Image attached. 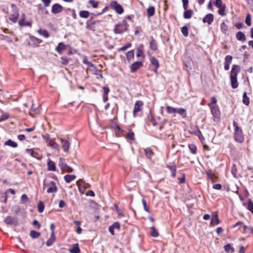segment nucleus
<instances>
[{
  "label": "nucleus",
  "mask_w": 253,
  "mask_h": 253,
  "mask_svg": "<svg viewBox=\"0 0 253 253\" xmlns=\"http://www.w3.org/2000/svg\"><path fill=\"white\" fill-rule=\"evenodd\" d=\"M234 129V139L239 143H242L244 140V137L242 130L238 126V124L236 122H233Z\"/></svg>",
  "instance_id": "nucleus-1"
},
{
  "label": "nucleus",
  "mask_w": 253,
  "mask_h": 253,
  "mask_svg": "<svg viewBox=\"0 0 253 253\" xmlns=\"http://www.w3.org/2000/svg\"><path fill=\"white\" fill-rule=\"evenodd\" d=\"M127 29V25L126 23L119 24L116 25L114 31L115 34H121Z\"/></svg>",
  "instance_id": "nucleus-2"
},
{
  "label": "nucleus",
  "mask_w": 253,
  "mask_h": 253,
  "mask_svg": "<svg viewBox=\"0 0 253 253\" xmlns=\"http://www.w3.org/2000/svg\"><path fill=\"white\" fill-rule=\"evenodd\" d=\"M143 105V103L141 101L138 100L135 102L133 111V115L134 117H136L137 112L142 111Z\"/></svg>",
  "instance_id": "nucleus-3"
},
{
  "label": "nucleus",
  "mask_w": 253,
  "mask_h": 253,
  "mask_svg": "<svg viewBox=\"0 0 253 253\" xmlns=\"http://www.w3.org/2000/svg\"><path fill=\"white\" fill-rule=\"evenodd\" d=\"M111 5L118 14H121L124 12V9L123 7L120 4H118L116 1H112Z\"/></svg>",
  "instance_id": "nucleus-4"
},
{
  "label": "nucleus",
  "mask_w": 253,
  "mask_h": 253,
  "mask_svg": "<svg viewBox=\"0 0 253 253\" xmlns=\"http://www.w3.org/2000/svg\"><path fill=\"white\" fill-rule=\"evenodd\" d=\"M4 221L6 224L8 225L12 224L16 225L18 224L17 218L10 216H6L5 218Z\"/></svg>",
  "instance_id": "nucleus-5"
},
{
  "label": "nucleus",
  "mask_w": 253,
  "mask_h": 253,
  "mask_svg": "<svg viewBox=\"0 0 253 253\" xmlns=\"http://www.w3.org/2000/svg\"><path fill=\"white\" fill-rule=\"evenodd\" d=\"M240 71V67L238 65H234L231 72L230 78H237L238 73Z\"/></svg>",
  "instance_id": "nucleus-6"
},
{
  "label": "nucleus",
  "mask_w": 253,
  "mask_h": 253,
  "mask_svg": "<svg viewBox=\"0 0 253 253\" xmlns=\"http://www.w3.org/2000/svg\"><path fill=\"white\" fill-rule=\"evenodd\" d=\"M88 67L86 69V72H90L92 74L97 75V72H99L97 70L95 67L90 62H87Z\"/></svg>",
  "instance_id": "nucleus-7"
},
{
  "label": "nucleus",
  "mask_w": 253,
  "mask_h": 253,
  "mask_svg": "<svg viewBox=\"0 0 253 253\" xmlns=\"http://www.w3.org/2000/svg\"><path fill=\"white\" fill-rule=\"evenodd\" d=\"M211 108V112L214 117L216 118L219 116L220 112L218 107L216 105L211 106V104H208Z\"/></svg>",
  "instance_id": "nucleus-8"
},
{
  "label": "nucleus",
  "mask_w": 253,
  "mask_h": 253,
  "mask_svg": "<svg viewBox=\"0 0 253 253\" xmlns=\"http://www.w3.org/2000/svg\"><path fill=\"white\" fill-rule=\"evenodd\" d=\"M63 8V7L58 3H55L52 6L51 12L54 14H57L60 13Z\"/></svg>",
  "instance_id": "nucleus-9"
},
{
  "label": "nucleus",
  "mask_w": 253,
  "mask_h": 253,
  "mask_svg": "<svg viewBox=\"0 0 253 253\" xmlns=\"http://www.w3.org/2000/svg\"><path fill=\"white\" fill-rule=\"evenodd\" d=\"M57 191V188L56 186L55 183L53 181L50 182L49 185L48 187L46 192L48 193H55Z\"/></svg>",
  "instance_id": "nucleus-10"
},
{
  "label": "nucleus",
  "mask_w": 253,
  "mask_h": 253,
  "mask_svg": "<svg viewBox=\"0 0 253 253\" xmlns=\"http://www.w3.org/2000/svg\"><path fill=\"white\" fill-rule=\"evenodd\" d=\"M61 143L63 149L65 152H68L70 146V142L65 139H61Z\"/></svg>",
  "instance_id": "nucleus-11"
},
{
  "label": "nucleus",
  "mask_w": 253,
  "mask_h": 253,
  "mask_svg": "<svg viewBox=\"0 0 253 253\" xmlns=\"http://www.w3.org/2000/svg\"><path fill=\"white\" fill-rule=\"evenodd\" d=\"M143 64L140 61H136L132 63L130 66V71L131 72H134L140 68Z\"/></svg>",
  "instance_id": "nucleus-12"
},
{
  "label": "nucleus",
  "mask_w": 253,
  "mask_h": 253,
  "mask_svg": "<svg viewBox=\"0 0 253 253\" xmlns=\"http://www.w3.org/2000/svg\"><path fill=\"white\" fill-rule=\"evenodd\" d=\"M208 178L213 182H215L217 180V176L211 170L206 172Z\"/></svg>",
  "instance_id": "nucleus-13"
},
{
  "label": "nucleus",
  "mask_w": 253,
  "mask_h": 253,
  "mask_svg": "<svg viewBox=\"0 0 253 253\" xmlns=\"http://www.w3.org/2000/svg\"><path fill=\"white\" fill-rule=\"evenodd\" d=\"M151 64L155 67L154 71L157 73V69L159 67V63L158 60L154 57H151L150 59Z\"/></svg>",
  "instance_id": "nucleus-14"
},
{
  "label": "nucleus",
  "mask_w": 253,
  "mask_h": 253,
  "mask_svg": "<svg viewBox=\"0 0 253 253\" xmlns=\"http://www.w3.org/2000/svg\"><path fill=\"white\" fill-rule=\"evenodd\" d=\"M213 21V16L212 14L210 13L206 15L203 18V22L204 23H207L209 25H211Z\"/></svg>",
  "instance_id": "nucleus-15"
},
{
  "label": "nucleus",
  "mask_w": 253,
  "mask_h": 253,
  "mask_svg": "<svg viewBox=\"0 0 253 253\" xmlns=\"http://www.w3.org/2000/svg\"><path fill=\"white\" fill-rule=\"evenodd\" d=\"M236 37L239 41L245 42L246 40L245 35L242 32H238L236 33Z\"/></svg>",
  "instance_id": "nucleus-16"
},
{
  "label": "nucleus",
  "mask_w": 253,
  "mask_h": 253,
  "mask_svg": "<svg viewBox=\"0 0 253 253\" xmlns=\"http://www.w3.org/2000/svg\"><path fill=\"white\" fill-rule=\"evenodd\" d=\"M66 49V46L62 42L59 43L58 46L56 47V50L59 53L62 52Z\"/></svg>",
  "instance_id": "nucleus-17"
},
{
  "label": "nucleus",
  "mask_w": 253,
  "mask_h": 253,
  "mask_svg": "<svg viewBox=\"0 0 253 253\" xmlns=\"http://www.w3.org/2000/svg\"><path fill=\"white\" fill-rule=\"evenodd\" d=\"M47 166H48V169L49 170L51 171H55L56 170V166L55 165L54 162L53 161L49 160L47 162Z\"/></svg>",
  "instance_id": "nucleus-18"
},
{
  "label": "nucleus",
  "mask_w": 253,
  "mask_h": 253,
  "mask_svg": "<svg viewBox=\"0 0 253 253\" xmlns=\"http://www.w3.org/2000/svg\"><path fill=\"white\" fill-rule=\"evenodd\" d=\"M150 48L153 50H156L158 48L157 43L156 41L153 38L150 42Z\"/></svg>",
  "instance_id": "nucleus-19"
},
{
  "label": "nucleus",
  "mask_w": 253,
  "mask_h": 253,
  "mask_svg": "<svg viewBox=\"0 0 253 253\" xmlns=\"http://www.w3.org/2000/svg\"><path fill=\"white\" fill-rule=\"evenodd\" d=\"M220 222L219 219L218 218L217 214L215 213L214 215L212 217L211 224V225H216L219 224Z\"/></svg>",
  "instance_id": "nucleus-20"
},
{
  "label": "nucleus",
  "mask_w": 253,
  "mask_h": 253,
  "mask_svg": "<svg viewBox=\"0 0 253 253\" xmlns=\"http://www.w3.org/2000/svg\"><path fill=\"white\" fill-rule=\"evenodd\" d=\"M55 240V235H53V233H51L50 238L47 241L46 244L47 246H50L53 243Z\"/></svg>",
  "instance_id": "nucleus-21"
},
{
  "label": "nucleus",
  "mask_w": 253,
  "mask_h": 253,
  "mask_svg": "<svg viewBox=\"0 0 253 253\" xmlns=\"http://www.w3.org/2000/svg\"><path fill=\"white\" fill-rule=\"evenodd\" d=\"M25 15L23 14L21 18L19 21V24L22 26H29L30 24L29 22H25Z\"/></svg>",
  "instance_id": "nucleus-22"
},
{
  "label": "nucleus",
  "mask_w": 253,
  "mask_h": 253,
  "mask_svg": "<svg viewBox=\"0 0 253 253\" xmlns=\"http://www.w3.org/2000/svg\"><path fill=\"white\" fill-rule=\"evenodd\" d=\"M69 252L70 253H79L80 252V250L78 246V244H74L73 247L69 250Z\"/></svg>",
  "instance_id": "nucleus-23"
},
{
  "label": "nucleus",
  "mask_w": 253,
  "mask_h": 253,
  "mask_svg": "<svg viewBox=\"0 0 253 253\" xmlns=\"http://www.w3.org/2000/svg\"><path fill=\"white\" fill-rule=\"evenodd\" d=\"M147 14L148 17H152L155 14V8L154 6H150L147 9Z\"/></svg>",
  "instance_id": "nucleus-24"
},
{
  "label": "nucleus",
  "mask_w": 253,
  "mask_h": 253,
  "mask_svg": "<svg viewBox=\"0 0 253 253\" xmlns=\"http://www.w3.org/2000/svg\"><path fill=\"white\" fill-rule=\"evenodd\" d=\"M76 176L75 175L67 174L64 176V179L67 183H70L71 181L74 180Z\"/></svg>",
  "instance_id": "nucleus-25"
},
{
  "label": "nucleus",
  "mask_w": 253,
  "mask_h": 253,
  "mask_svg": "<svg viewBox=\"0 0 253 253\" xmlns=\"http://www.w3.org/2000/svg\"><path fill=\"white\" fill-rule=\"evenodd\" d=\"M5 145L9 146L10 147L16 148L17 147V144L11 140V139H8L7 141L4 142Z\"/></svg>",
  "instance_id": "nucleus-26"
},
{
  "label": "nucleus",
  "mask_w": 253,
  "mask_h": 253,
  "mask_svg": "<svg viewBox=\"0 0 253 253\" xmlns=\"http://www.w3.org/2000/svg\"><path fill=\"white\" fill-rule=\"evenodd\" d=\"M144 151L146 157L149 159H151L152 156L154 155V153L151 149L147 148L145 149Z\"/></svg>",
  "instance_id": "nucleus-27"
},
{
  "label": "nucleus",
  "mask_w": 253,
  "mask_h": 253,
  "mask_svg": "<svg viewBox=\"0 0 253 253\" xmlns=\"http://www.w3.org/2000/svg\"><path fill=\"white\" fill-rule=\"evenodd\" d=\"M220 28L223 33L224 34H228V26L224 22H222L220 25Z\"/></svg>",
  "instance_id": "nucleus-28"
},
{
  "label": "nucleus",
  "mask_w": 253,
  "mask_h": 253,
  "mask_svg": "<svg viewBox=\"0 0 253 253\" xmlns=\"http://www.w3.org/2000/svg\"><path fill=\"white\" fill-rule=\"evenodd\" d=\"M231 86L233 88H236L238 86L237 78H230Z\"/></svg>",
  "instance_id": "nucleus-29"
},
{
  "label": "nucleus",
  "mask_w": 253,
  "mask_h": 253,
  "mask_svg": "<svg viewBox=\"0 0 253 253\" xmlns=\"http://www.w3.org/2000/svg\"><path fill=\"white\" fill-rule=\"evenodd\" d=\"M150 234L153 237H156L159 235L158 232L154 227H152L150 228Z\"/></svg>",
  "instance_id": "nucleus-30"
},
{
  "label": "nucleus",
  "mask_w": 253,
  "mask_h": 253,
  "mask_svg": "<svg viewBox=\"0 0 253 253\" xmlns=\"http://www.w3.org/2000/svg\"><path fill=\"white\" fill-rule=\"evenodd\" d=\"M126 58L128 62L133 58L134 57V51L133 50L128 51L126 54Z\"/></svg>",
  "instance_id": "nucleus-31"
},
{
  "label": "nucleus",
  "mask_w": 253,
  "mask_h": 253,
  "mask_svg": "<svg viewBox=\"0 0 253 253\" xmlns=\"http://www.w3.org/2000/svg\"><path fill=\"white\" fill-rule=\"evenodd\" d=\"M64 159L63 158H60L59 159V166L60 167L61 169L62 170H64V169L66 168L67 167V165L66 163L64 162Z\"/></svg>",
  "instance_id": "nucleus-32"
},
{
  "label": "nucleus",
  "mask_w": 253,
  "mask_h": 253,
  "mask_svg": "<svg viewBox=\"0 0 253 253\" xmlns=\"http://www.w3.org/2000/svg\"><path fill=\"white\" fill-rule=\"evenodd\" d=\"M49 144V145L50 146V147L52 149H54L56 150L57 151H59V147L58 144L56 142L53 141L52 140V141H50V142Z\"/></svg>",
  "instance_id": "nucleus-33"
},
{
  "label": "nucleus",
  "mask_w": 253,
  "mask_h": 253,
  "mask_svg": "<svg viewBox=\"0 0 253 253\" xmlns=\"http://www.w3.org/2000/svg\"><path fill=\"white\" fill-rule=\"evenodd\" d=\"M243 102L246 105H248L250 103V99L249 98L247 95L246 92H245L243 94Z\"/></svg>",
  "instance_id": "nucleus-34"
},
{
  "label": "nucleus",
  "mask_w": 253,
  "mask_h": 253,
  "mask_svg": "<svg viewBox=\"0 0 253 253\" xmlns=\"http://www.w3.org/2000/svg\"><path fill=\"white\" fill-rule=\"evenodd\" d=\"M225 251L229 253H233L234 251V249L231 246L230 244H228L224 247Z\"/></svg>",
  "instance_id": "nucleus-35"
},
{
  "label": "nucleus",
  "mask_w": 253,
  "mask_h": 253,
  "mask_svg": "<svg viewBox=\"0 0 253 253\" xmlns=\"http://www.w3.org/2000/svg\"><path fill=\"white\" fill-rule=\"evenodd\" d=\"M79 15L82 18H87L88 17L89 13L87 11L83 10L80 12Z\"/></svg>",
  "instance_id": "nucleus-36"
},
{
  "label": "nucleus",
  "mask_w": 253,
  "mask_h": 253,
  "mask_svg": "<svg viewBox=\"0 0 253 253\" xmlns=\"http://www.w3.org/2000/svg\"><path fill=\"white\" fill-rule=\"evenodd\" d=\"M184 13V17L185 19H189L191 17L193 11L191 10H186Z\"/></svg>",
  "instance_id": "nucleus-37"
},
{
  "label": "nucleus",
  "mask_w": 253,
  "mask_h": 253,
  "mask_svg": "<svg viewBox=\"0 0 253 253\" xmlns=\"http://www.w3.org/2000/svg\"><path fill=\"white\" fill-rule=\"evenodd\" d=\"M169 169L171 172V175L175 177L176 175V168L174 165L168 166Z\"/></svg>",
  "instance_id": "nucleus-38"
},
{
  "label": "nucleus",
  "mask_w": 253,
  "mask_h": 253,
  "mask_svg": "<svg viewBox=\"0 0 253 253\" xmlns=\"http://www.w3.org/2000/svg\"><path fill=\"white\" fill-rule=\"evenodd\" d=\"M41 234L40 232L32 230L30 232V236L33 238H38L40 236Z\"/></svg>",
  "instance_id": "nucleus-39"
},
{
  "label": "nucleus",
  "mask_w": 253,
  "mask_h": 253,
  "mask_svg": "<svg viewBox=\"0 0 253 253\" xmlns=\"http://www.w3.org/2000/svg\"><path fill=\"white\" fill-rule=\"evenodd\" d=\"M38 33L45 38H48L49 36V33L46 30L40 29L38 30Z\"/></svg>",
  "instance_id": "nucleus-40"
},
{
  "label": "nucleus",
  "mask_w": 253,
  "mask_h": 253,
  "mask_svg": "<svg viewBox=\"0 0 253 253\" xmlns=\"http://www.w3.org/2000/svg\"><path fill=\"white\" fill-rule=\"evenodd\" d=\"M44 204L42 203V201L39 202L38 203V211L40 213L42 212L44 210Z\"/></svg>",
  "instance_id": "nucleus-41"
},
{
  "label": "nucleus",
  "mask_w": 253,
  "mask_h": 253,
  "mask_svg": "<svg viewBox=\"0 0 253 253\" xmlns=\"http://www.w3.org/2000/svg\"><path fill=\"white\" fill-rule=\"evenodd\" d=\"M218 14L221 16H224L225 13V6L224 5H222L221 7H218Z\"/></svg>",
  "instance_id": "nucleus-42"
},
{
  "label": "nucleus",
  "mask_w": 253,
  "mask_h": 253,
  "mask_svg": "<svg viewBox=\"0 0 253 253\" xmlns=\"http://www.w3.org/2000/svg\"><path fill=\"white\" fill-rule=\"evenodd\" d=\"M247 209L253 214V203L251 200L248 201Z\"/></svg>",
  "instance_id": "nucleus-43"
},
{
  "label": "nucleus",
  "mask_w": 253,
  "mask_h": 253,
  "mask_svg": "<svg viewBox=\"0 0 253 253\" xmlns=\"http://www.w3.org/2000/svg\"><path fill=\"white\" fill-rule=\"evenodd\" d=\"M181 32L185 37H187L189 34L188 29L186 26H184L181 29Z\"/></svg>",
  "instance_id": "nucleus-44"
},
{
  "label": "nucleus",
  "mask_w": 253,
  "mask_h": 253,
  "mask_svg": "<svg viewBox=\"0 0 253 253\" xmlns=\"http://www.w3.org/2000/svg\"><path fill=\"white\" fill-rule=\"evenodd\" d=\"M178 114L180 115L183 118H185L186 116V110L183 108H179Z\"/></svg>",
  "instance_id": "nucleus-45"
},
{
  "label": "nucleus",
  "mask_w": 253,
  "mask_h": 253,
  "mask_svg": "<svg viewBox=\"0 0 253 253\" xmlns=\"http://www.w3.org/2000/svg\"><path fill=\"white\" fill-rule=\"evenodd\" d=\"M18 14H13L11 15L9 17V20L13 22V23H15L17 21V18H18Z\"/></svg>",
  "instance_id": "nucleus-46"
},
{
  "label": "nucleus",
  "mask_w": 253,
  "mask_h": 253,
  "mask_svg": "<svg viewBox=\"0 0 253 253\" xmlns=\"http://www.w3.org/2000/svg\"><path fill=\"white\" fill-rule=\"evenodd\" d=\"M245 22L248 26L251 25V17L250 14H247L246 16Z\"/></svg>",
  "instance_id": "nucleus-47"
},
{
  "label": "nucleus",
  "mask_w": 253,
  "mask_h": 253,
  "mask_svg": "<svg viewBox=\"0 0 253 253\" xmlns=\"http://www.w3.org/2000/svg\"><path fill=\"white\" fill-rule=\"evenodd\" d=\"M189 148L193 154H196L197 152V148L195 145L193 144H190L189 145Z\"/></svg>",
  "instance_id": "nucleus-48"
},
{
  "label": "nucleus",
  "mask_w": 253,
  "mask_h": 253,
  "mask_svg": "<svg viewBox=\"0 0 253 253\" xmlns=\"http://www.w3.org/2000/svg\"><path fill=\"white\" fill-rule=\"evenodd\" d=\"M126 137L127 138L132 140H134V133L130 130L127 134V135H126Z\"/></svg>",
  "instance_id": "nucleus-49"
},
{
  "label": "nucleus",
  "mask_w": 253,
  "mask_h": 253,
  "mask_svg": "<svg viewBox=\"0 0 253 253\" xmlns=\"http://www.w3.org/2000/svg\"><path fill=\"white\" fill-rule=\"evenodd\" d=\"M88 3L91 4L93 8H96L98 4V2L94 0H89Z\"/></svg>",
  "instance_id": "nucleus-50"
},
{
  "label": "nucleus",
  "mask_w": 253,
  "mask_h": 253,
  "mask_svg": "<svg viewBox=\"0 0 253 253\" xmlns=\"http://www.w3.org/2000/svg\"><path fill=\"white\" fill-rule=\"evenodd\" d=\"M166 111L168 114L174 113V108L170 106H167L166 107Z\"/></svg>",
  "instance_id": "nucleus-51"
},
{
  "label": "nucleus",
  "mask_w": 253,
  "mask_h": 253,
  "mask_svg": "<svg viewBox=\"0 0 253 253\" xmlns=\"http://www.w3.org/2000/svg\"><path fill=\"white\" fill-rule=\"evenodd\" d=\"M42 137L44 140H45L46 142H49V143L50 142V141H52L51 140H50V137L49 134L47 133L44 135H42Z\"/></svg>",
  "instance_id": "nucleus-52"
},
{
  "label": "nucleus",
  "mask_w": 253,
  "mask_h": 253,
  "mask_svg": "<svg viewBox=\"0 0 253 253\" xmlns=\"http://www.w3.org/2000/svg\"><path fill=\"white\" fill-rule=\"evenodd\" d=\"M231 172L234 177H236L237 173V168L235 165L233 164L231 169Z\"/></svg>",
  "instance_id": "nucleus-53"
},
{
  "label": "nucleus",
  "mask_w": 253,
  "mask_h": 253,
  "mask_svg": "<svg viewBox=\"0 0 253 253\" xmlns=\"http://www.w3.org/2000/svg\"><path fill=\"white\" fill-rule=\"evenodd\" d=\"M142 204H143V207H144V210L145 211H146L147 212H149V209L147 207V205H146V202L145 201V200L144 199H143L142 200Z\"/></svg>",
  "instance_id": "nucleus-54"
},
{
  "label": "nucleus",
  "mask_w": 253,
  "mask_h": 253,
  "mask_svg": "<svg viewBox=\"0 0 253 253\" xmlns=\"http://www.w3.org/2000/svg\"><path fill=\"white\" fill-rule=\"evenodd\" d=\"M232 60V57L230 55H227L225 59V62L230 64Z\"/></svg>",
  "instance_id": "nucleus-55"
},
{
  "label": "nucleus",
  "mask_w": 253,
  "mask_h": 253,
  "mask_svg": "<svg viewBox=\"0 0 253 253\" xmlns=\"http://www.w3.org/2000/svg\"><path fill=\"white\" fill-rule=\"evenodd\" d=\"M143 55V51L140 47H138L137 48V57H140Z\"/></svg>",
  "instance_id": "nucleus-56"
},
{
  "label": "nucleus",
  "mask_w": 253,
  "mask_h": 253,
  "mask_svg": "<svg viewBox=\"0 0 253 253\" xmlns=\"http://www.w3.org/2000/svg\"><path fill=\"white\" fill-rule=\"evenodd\" d=\"M214 4L217 7H221L223 5L222 0H216Z\"/></svg>",
  "instance_id": "nucleus-57"
},
{
  "label": "nucleus",
  "mask_w": 253,
  "mask_h": 253,
  "mask_svg": "<svg viewBox=\"0 0 253 253\" xmlns=\"http://www.w3.org/2000/svg\"><path fill=\"white\" fill-rule=\"evenodd\" d=\"M103 88V91H104V94L103 95H108L109 91H110V89L109 88V87H106V86H104L102 87Z\"/></svg>",
  "instance_id": "nucleus-58"
},
{
  "label": "nucleus",
  "mask_w": 253,
  "mask_h": 253,
  "mask_svg": "<svg viewBox=\"0 0 253 253\" xmlns=\"http://www.w3.org/2000/svg\"><path fill=\"white\" fill-rule=\"evenodd\" d=\"M188 0H182L183 8L185 10H187L188 7Z\"/></svg>",
  "instance_id": "nucleus-59"
},
{
  "label": "nucleus",
  "mask_w": 253,
  "mask_h": 253,
  "mask_svg": "<svg viewBox=\"0 0 253 253\" xmlns=\"http://www.w3.org/2000/svg\"><path fill=\"white\" fill-rule=\"evenodd\" d=\"M112 227L114 228V229H120V225L119 224V222H115L112 225H111Z\"/></svg>",
  "instance_id": "nucleus-60"
},
{
  "label": "nucleus",
  "mask_w": 253,
  "mask_h": 253,
  "mask_svg": "<svg viewBox=\"0 0 253 253\" xmlns=\"http://www.w3.org/2000/svg\"><path fill=\"white\" fill-rule=\"evenodd\" d=\"M131 46V43H127L126 45L125 46H124L122 47H121L120 48V50H126V49H127L128 48H129V47H130Z\"/></svg>",
  "instance_id": "nucleus-61"
},
{
  "label": "nucleus",
  "mask_w": 253,
  "mask_h": 253,
  "mask_svg": "<svg viewBox=\"0 0 253 253\" xmlns=\"http://www.w3.org/2000/svg\"><path fill=\"white\" fill-rule=\"evenodd\" d=\"M44 5L46 7L48 6L51 2V0H42Z\"/></svg>",
  "instance_id": "nucleus-62"
},
{
  "label": "nucleus",
  "mask_w": 253,
  "mask_h": 253,
  "mask_svg": "<svg viewBox=\"0 0 253 253\" xmlns=\"http://www.w3.org/2000/svg\"><path fill=\"white\" fill-rule=\"evenodd\" d=\"M222 186L220 184H215L213 186V188L217 190H220Z\"/></svg>",
  "instance_id": "nucleus-63"
},
{
  "label": "nucleus",
  "mask_w": 253,
  "mask_h": 253,
  "mask_svg": "<svg viewBox=\"0 0 253 253\" xmlns=\"http://www.w3.org/2000/svg\"><path fill=\"white\" fill-rule=\"evenodd\" d=\"M26 152L30 153L32 156L35 157V152H34V151L32 149H27L26 150Z\"/></svg>",
  "instance_id": "nucleus-64"
}]
</instances>
